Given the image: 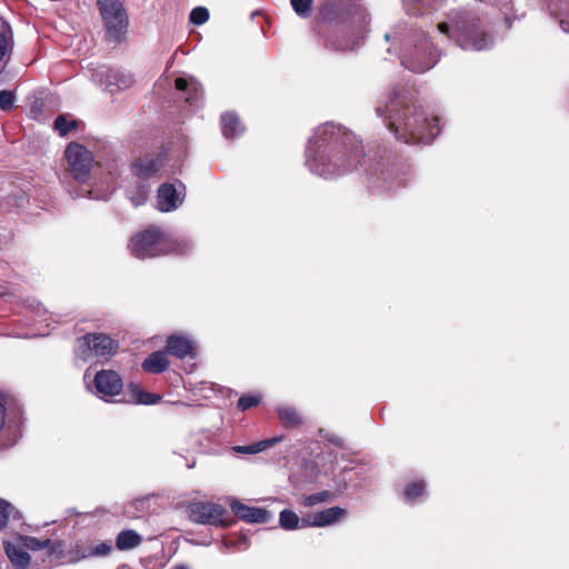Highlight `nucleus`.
Segmentation results:
<instances>
[{"instance_id": "1a4fd4ad", "label": "nucleus", "mask_w": 569, "mask_h": 569, "mask_svg": "<svg viewBox=\"0 0 569 569\" xmlns=\"http://www.w3.org/2000/svg\"><path fill=\"white\" fill-rule=\"evenodd\" d=\"M64 156L71 176L79 182H86L90 177L92 153L84 146L71 142L67 147Z\"/></svg>"}, {"instance_id": "c9c22d12", "label": "nucleus", "mask_w": 569, "mask_h": 569, "mask_svg": "<svg viewBox=\"0 0 569 569\" xmlns=\"http://www.w3.org/2000/svg\"><path fill=\"white\" fill-rule=\"evenodd\" d=\"M189 19L196 26L203 24L209 19V10L204 7H197L191 10Z\"/></svg>"}, {"instance_id": "473e14b6", "label": "nucleus", "mask_w": 569, "mask_h": 569, "mask_svg": "<svg viewBox=\"0 0 569 569\" xmlns=\"http://www.w3.org/2000/svg\"><path fill=\"white\" fill-rule=\"evenodd\" d=\"M12 37V31L9 24L0 19V61L8 52L9 41Z\"/></svg>"}, {"instance_id": "a878e982", "label": "nucleus", "mask_w": 569, "mask_h": 569, "mask_svg": "<svg viewBox=\"0 0 569 569\" xmlns=\"http://www.w3.org/2000/svg\"><path fill=\"white\" fill-rule=\"evenodd\" d=\"M221 130L226 138L232 139L240 132V120L236 113L227 112L221 116Z\"/></svg>"}, {"instance_id": "f8f14e48", "label": "nucleus", "mask_w": 569, "mask_h": 569, "mask_svg": "<svg viewBox=\"0 0 569 569\" xmlns=\"http://www.w3.org/2000/svg\"><path fill=\"white\" fill-rule=\"evenodd\" d=\"M166 352L178 359L196 356V347L193 341L182 335H170L167 339Z\"/></svg>"}, {"instance_id": "9b49d317", "label": "nucleus", "mask_w": 569, "mask_h": 569, "mask_svg": "<svg viewBox=\"0 0 569 569\" xmlns=\"http://www.w3.org/2000/svg\"><path fill=\"white\" fill-rule=\"evenodd\" d=\"M229 506L234 517L249 523H267L271 518L267 509L244 505L236 498L229 500Z\"/></svg>"}, {"instance_id": "c85d7f7f", "label": "nucleus", "mask_w": 569, "mask_h": 569, "mask_svg": "<svg viewBox=\"0 0 569 569\" xmlns=\"http://www.w3.org/2000/svg\"><path fill=\"white\" fill-rule=\"evenodd\" d=\"M107 82L109 86H116L118 89H126L133 83V78L131 74H124L120 71L109 70L107 73Z\"/></svg>"}, {"instance_id": "b1692460", "label": "nucleus", "mask_w": 569, "mask_h": 569, "mask_svg": "<svg viewBox=\"0 0 569 569\" xmlns=\"http://www.w3.org/2000/svg\"><path fill=\"white\" fill-rule=\"evenodd\" d=\"M142 541V537L132 529H126L118 533L116 538V548L118 550H131L138 547Z\"/></svg>"}, {"instance_id": "79ce46f5", "label": "nucleus", "mask_w": 569, "mask_h": 569, "mask_svg": "<svg viewBox=\"0 0 569 569\" xmlns=\"http://www.w3.org/2000/svg\"><path fill=\"white\" fill-rule=\"evenodd\" d=\"M366 170L369 171L372 174H377L379 172V170L377 168H371V167L366 168Z\"/></svg>"}, {"instance_id": "f03ea898", "label": "nucleus", "mask_w": 569, "mask_h": 569, "mask_svg": "<svg viewBox=\"0 0 569 569\" xmlns=\"http://www.w3.org/2000/svg\"><path fill=\"white\" fill-rule=\"evenodd\" d=\"M316 143L317 150L309 166L320 177L337 178L367 164L361 141L333 124L321 128Z\"/></svg>"}, {"instance_id": "2eb2a0df", "label": "nucleus", "mask_w": 569, "mask_h": 569, "mask_svg": "<svg viewBox=\"0 0 569 569\" xmlns=\"http://www.w3.org/2000/svg\"><path fill=\"white\" fill-rule=\"evenodd\" d=\"M112 551V546L109 542H100L94 547L88 546L84 542H77L70 550V553L76 560L90 558V557H104Z\"/></svg>"}, {"instance_id": "412c9836", "label": "nucleus", "mask_w": 569, "mask_h": 569, "mask_svg": "<svg viewBox=\"0 0 569 569\" xmlns=\"http://www.w3.org/2000/svg\"><path fill=\"white\" fill-rule=\"evenodd\" d=\"M277 415L281 426L286 429L299 428L303 423L300 412L293 407H279L277 409Z\"/></svg>"}, {"instance_id": "0eeeda50", "label": "nucleus", "mask_w": 569, "mask_h": 569, "mask_svg": "<svg viewBox=\"0 0 569 569\" xmlns=\"http://www.w3.org/2000/svg\"><path fill=\"white\" fill-rule=\"evenodd\" d=\"M97 4L104 22L107 39L118 42L128 27L126 10L119 0H97Z\"/></svg>"}, {"instance_id": "7ed1b4c3", "label": "nucleus", "mask_w": 569, "mask_h": 569, "mask_svg": "<svg viewBox=\"0 0 569 569\" xmlns=\"http://www.w3.org/2000/svg\"><path fill=\"white\" fill-rule=\"evenodd\" d=\"M129 248L136 258L146 259L184 254L189 250V244L184 240L171 238L157 226H150L131 238Z\"/></svg>"}, {"instance_id": "c756f323", "label": "nucleus", "mask_w": 569, "mask_h": 569, "mask_svg": "<svg viewBox=\"0 0 569 569\" xmlns=\"http://www.w3.org/2000/svg\"><path fill=\"white\" fill-rule=\"evenodd\" d=\"M279 523L284 530H295L299 528L300 518L295 511L283 509L279 515Z\"/></svg>"}, {"instance_id": "423d86ee", "label": "nucleus", "mask_w": 569, "mask_h": 569, "mask_svg": "<svg viewBox=\"0 0 569 569\" xmlns=\"http://www.w3.org/2000/svg\"><path fill=\"white\" fill-rule=\"evenodd\" d=\"M189 518L200 525L228 528L236 523L228 510L218 503L197 501L189 506Z\"/></svg>"}, {"instance_id": "f3484780", "label": "nucleus", "mask_w": 569, "mask_h": 569, "mask_svg": "<svg viewBox=\"0 0 569 569\" xmlns=\"http://www.w3.org/2000/svg\"><path fill=\"white\" fill-rule=\"evenodd\" d=\"M170 361L167 357L166 350H158L151 352L142 362L141 367L148 373H162L168 370Z\"/></svg>"}, {"instance_id": "4be33fe9", "label": "nucleus", "mask_w": 569, "mask_h": 569, "mask_svg": "<svg viewBox=\"0 0 569 569\" xmlns=\"http://www.w3.org/2000/svg\"><path fill=\"white\" fill-rule=\"evenodd\" d=\"M128 391L131 395L132 402L137 405H156L161 400L160 395L144 391L134 382L128 383Z\"/></svg>"}, {"instance_id": "2f4dec72", "label": "nucleus", "mask_w": 569, "mask_h": 569, "mask_svg": "<svg viewBox=\"0 0 569 569\" xmlns=\"http://www.w3.org/2000/svg\"><path fill=\"white\" fill-rule=\"evenodd\" d=\"M78 126L79 123L77 120H68L64 114L58 116L53 122V128L62 137L67 136L70 131L76 130Z\"/></svg>"}, {"instance_id": "72a5a7b5", "label": "nucleus", "mask_w": 569, "mask_h": 569, "mask_svg": "<svg viewBox=\"0 0 569 569\" xmlns=\"http://www.w3.org/2000/svg\"><path fill=\"white\" fill-rule=\"evenodd\" d=\"M261 401V398L257 395L246 393L241 396L237 402V408L240 411L249 410L257 407Z\"/></svg>"}, {"instance_id": "ea45409f", "label": "nucleus", "mask_w": 569, "mask_h": 569, "mask_svg": "<svg viewBox=\"0 0 569 569\" xmlns=\"http://www.w3.org/2000/svg\"><path fill=\"white\" fill-rule=\"evenodd\" d=\"M14 93L10 90H1L0 91V109L3 111H8L13 107L14 103Z\"/></svg>"}, {"instance_id": "dca6fc26", "label": "nucleus", "mask_w": 569, "mask_h": 569, "mask_svg": "<svg viewBox=\"0 0 569 569\" xmlns=\"http://www.w3.org/2000/svg\"><path fill=\"white\" fill-rule=\"evenodd\" d=\"M3 549L14 569H28L30 567L31 557L23 548L10 541H4Z\"/></svg>"}, {"instance_id": "4c0bfd02", "label": "nucleus", "mask_w": 569, "mask_h": 569, "mask_svg": "<svg viewBox=\"0 0 569 569\" xmlns=\"http://www.w3.org/2000/svg\"><path fill=\"white\" fill-rule=\"evenodd\" d=\"M13 510L14 507L10 502L0 498V530L7 526L9 516Z\"/></svg>"}, {"instance_id": "37998d69", "label": "nucleus", "mask_w": 569, "mask_h": 569, "mask_svg": "<svg viewBox=\"0 0 569 569\" xmlns=\"http://www.w3.org/2000/svg\"><path fill=\"white\" fill-rule=\"evenodd\" d=\"M172 569H188V567L183 566V565H179V566H174Z\"/></svg>"}, {"instance_id": "4468645a", "label": "nucleus", "mask_w": 569, "mask_h": 569, "mask_svg": "<svg viewBox=\"0 0 569 569\" xmlns=\"http://www.w3.org/2000/svg\"><path fill=\"white\" fill-rule=\"evenodd\" d=\"M158 207L163 212H169L179 207L182 202L180 194L172 183H163L158 189Z\"/></svg>"}, {"instance_id": "cd10ccee", "label": "nucleus", "mask_w": 569, "mask_h": 569, "mask_svg": "<svg viewBox=\"0 0 569 569\" xmlns=\"http://www.w3.org/2000/svg\"><path fill=\"white\" fill-rule=\"evenodd\" d=\"M407 13L410 16H422L431 11L435 7L430 0H403Z\"/></svg>"}, {"instance_id": "7c9ffc66", "label": "nucleus", "mask_w": 569, "mask_h": 569, "mask_svg": "<svg viewBox=\"0 0 569 569\" xmlns=\"http://www.w3.org/2000/svg\"><path fill=\"white\" fill-rule=\"evenodd\" d=\"M332 498H333L332 492H330L328 490H323V491H320L317 493L302 496L299 503L303 507H312L318 503L327 502V501L331 500Z\"/></svg>"}, {"instance_id": "393cba45", "label": "nucleus", "mask_w": 569, "mask_h": 569, "mask_svg": "<svg viewBox=\"0 0 569 569\" xmlns=\"http://www.w3.org/2000/svg\"><path fill=\"white\" fill-rule=\"evenodd\" d=\"M282 437H273L249 446H234L232 447V451L242 455H256L282 441Z\"/></svg>"}, {"instance_id": "5701e85b", "label": "nucleus", "mask_w": 569, "mask_h": 569, "mask_svg": "<svg viewBox=\"0 0 569 569\" xmlns=\"http://www.w3.org/2000/svg\"><path fill=\"white\" fill-rule=\"evenodd\" d=\"M19 542L22 545L23 549L37 551L43 549H50V553L56 552L57 547L61 546V542L52 543L50 539L40 540L36 537L31 536H18Z\"/></svg>"}, {"instance_id": "6ab92c4d", "label": "nucleus", "mask_w": 569, "mask_h": 569, "mask_svg": "<svg viewBox=\"0 0 569 569\" xmlns=\"http://www.w3.org/2000/svg\"><path fill=\"white\" fill-rule=\"evenodd\" d=\"M548 9L566 32H569V0H548Z\"/></svg>"}, {"instance_id": "ddd939ff", "label": "nucleus", "mask_w": 569, "mask_h": 569, "mask_svg": "<svg viewBox=\"0 0 569 569\" xmlns=\"http://www.w3.org/2000/svg\"><path fill=\"white\" fill-rule=\"evenodd\" d=\"M162 164L163 162L160 156L146 157L132 162L131 170L138 178L146 180L158 173Z\"/></svg>"}, {"instance_id": "f257e3e1", "label": "nucleus", "mask_w": 569, "mask_h": 569, "mask_svg": "<svg viewBox=\"0 0 569 569\" xmlns=\"http://www.w3.org/2000/svg\"><path fill=\"white\" fill-rule=\"evenodd\" d=\"M376 112L398 141L407 144H429L440 133L439 118L429 117L419 102L413 83L399 82L387 93L383 107Z\"/></svg>"}, {"instance_id": "a19ab883", "label": "nucleus", "mask_w": 569, "mask_h": 569, "mask_svg": "<svg viewBox=\"0 0 569 569\" xmlns=\"http://www.w3.org/2000/svg\"><path fill=\"white\" fill-rule=\"evenodd\" d=\"M313 517H315V513H309V515L300 518L299 527H301V528L315 527Z\"/></svg>"}, {"instance_id": "58836bf2", "label": "nucleus", "mask_w": 569, "mask_h": 569, "mask_svg": "<svg viewBox=\"0 0 569 569\" xmlns=\"http://www.w3.org/2000/svg\"><path fill=\"white\" fill-rule=\"evenodd\" d=\"M407 68H409L410 70H412L413 72H425L427 70H429L432 66H433V61L431 59H427V60H423V61H411V62H408L407 60L402 62Z\"/></svg>"}, {"instance_id": "aec40b11", "label": "nucleus", "mask_w": 569, "mask_h": 569, "mask_svg": "<svg viewBox=\"0 0 569 569\" xmlns=\"http://www.w3.org/2000/svg\"><path fill=\"white\" fill-rule=\"evenodd\" d=\"M346 515V510L341 507H330L328 509L315 513V527H326L338 522Z\"/></svg>"}, {"instance_id": "6e6552de", "label": "nucleus", "mask_w": 569, "mask_h": 569, "mask_svg": "<svg viewBox=\"0 0 569 569\" xmlns=\"http://www.w3.org/2000/svg\"><path fill=\"white\" fill-rule=\"evenodd\" d=\"M78 348L84 361L93 358L108 360L117 353L119 345L104 333H88L78 339Z\"/></svg>"}, {"instance_id": "39448f33", "label": "nucleus", "mask_w": 569, "mask_h": 569, "mask_svg": "<svg viewBox=\"0 0 569 569\" xmlns=\"http://www.w3.org/2000/svg\"><path fill=\"white\" fill-rule=\"evenodd\" d=\"M319 21L335 26L353 21L363 26L368 14L359 0H328L319 9Z\"/></svg>"}, {"instance_id": "9d476101", "label": "nucleus", "mask_w": 569, "mask_h": 569, "mask_svg": "<svg viewBox=\"0 0 569 569\" xmlns=\"http://www.w3.org/2000/svg\"><path fill=\"white\" fill-rule=\"evenodd\" d=\"M93 386L99 397L106 399L120 395L123 381L117 371L102 369L96 373Z\"/></svg>"}, {"instance_id": "e433bc0d", "label": "nucleus", "mask_w": 569, "mask_h": 569, "mask_svg": "<svg viewBox=\"0 0 569 569\" xmlns=\"http://www.w3.org/2000/svg\"><path fill=\"white\" fill-rule=\"evenodd\" d=\"M148 199V190L143 184H139L136 187L133 194L130 196V200L134 207H139L146 203Z\"/></svg>"}, {"instance_id": "bb28decb", "label": "nucleus", "mask_w": 569, "mask_h": 569, "mask_svg": "<svg viewBox=\"0 0 569 569\" xmlns=\"http://www.w3.org/2000/svg\"><path fill=\"white\" fill-rule=\"evenodd\" d=\"M427 485L422 479L409 482L403 491L405 500L409 503L416 502L426 495Z\"/></svg>"}, {"instance_id": "f704fd0d", "label": "nucleus", "mask_w": 569, "mask_h": 569, "mask_svg": "<svg viewBox=\"0 0 569 569\" xmlns=\"http://www.w3.org/2000/svg\"><path fill=\"white\" fill-rule=\"evenodd\" d=\"M293 11L301 18L310 16L313 0H290Z\"/></svg>"}, {"instance_id": "a211bd4d", "label": "nucleus", "mask_w": 569, "mask_h": 569, "mask_svg": "<svg viewBox=\"0 0 569 569\" xmlns=\"http://www.w3.org/2000/svg\"><path fill=\"white\" fill-rule=\"evenodd\" d=\"M176 89L188 93L186 101L189 104L198 102L203 93L201 84L193 78L187 79L179 77L174 81Z\"/></svg>"}, {"instance_id": "20e7f679", "label": "nucleus", "mask_w": 569, "mask_h": 569, "mask_svg": "<svg viewBox=\"0 0 569 569\" xmlns=\"http://www.w3.org/2000/svg\"><path fill=\"white\" fill-rule=\"evenodd\" d=\"M452 28L447 22L438 23V30L455 38L459 47L466 50H483L488 44V33L486 32L481 19L471 11L462 10L455 13L451 18Z\"/></svg>"}]
</instances>
